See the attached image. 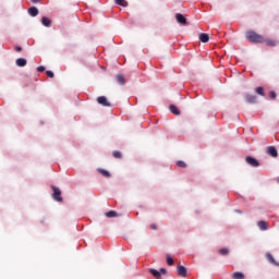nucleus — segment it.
<instances>
[{"label":"nucleus","instance_id":"0eeeda50","mask_svg":"<svg viewBox=\"0 0 279 279\" xmlns=\"http://www.w3.org/2000/svg\"><path fill=\"white\" fill-rule=\"evenodd\" d=\"M266 259L270 265H275V267H279V263L274 258V255L271 253H266Z\"/></svg>","mask_w":279,"mask_h":279},{"label":"nucleus","instance_id":"9d476101","mask_svg":"<svg viewBox=\"0 0 279 279\" xmlns=\"http://www.w3.org/2000/svg\"><path fill=\"white\" fill-rule=\"evenodd\" d=\"M149 274H151V276H154V278H157V279L162 278V275L160 274V271H158V270L155 269V268H150V269H149Z\"/></svg>","mask_w":279,"mask_h":279},{"label":"nucleus","instance_id":"c85d7f7f","mask_svg":"<svg viewBox=\"0 0 279 279\" xmlns=\"http://www.w3.org/2000/svg\"><path fill=\"white\" fill-rule=\"evenodd\" d=\"M159 274H161L162 276H167V268H160Z\"/></svg>","mask_w":279,"mask_h":279},{"label":"nucleus","instance_id":"20e7f679","mask_svg":"<svg viewBox=\"0 0 279 279\" xmlns=\"http://www.w3.org/2000/svg\"><path fill=\"white\" fill-rule=\"evenodd\" d=\"M266 154H268V156H271L272 158H278V149H276V146H268L266 149Z\"/></svg>","mask_w":279,"mask_h":279},{"label":"nucleus","instance_id":"4468645a","mask_svg":"<svg viewBox=\"0 0 279 279\" xmlns=\"http://www.w3.org/2000/svg\"><path fill=\"white\" fill-rule=\"evenodd\" d=\"M198 38L201 43H208V40H210V36H208L206 33H202Z\"/></svg>","mask_w":279,"mask_h":279},{"label":"nucleus","instance_id":"a878e982","mask_svg":"<svg viewBox=\"0 0 279 279\" xmlns=\"http://www.w3.org/2000/svg\"><path fill=\"white\" fill-rule=\"evenodd\" d=\"M177 166L181 167L182 169H186V162H184V161H178Z\"/></svg>","mask_w":279,"mask_h":279},{"label":"nucleus","instance_id":"f3484780","mask_svg":"<svg viewBox=\"0 0 279 279\" xmlns=\"http://www.w3.org/2000/svg\"><path fill=\"white\" fill-rule=\"evenodd\" d=\"M255 93L260 95V97H265V88L264 87H256Z\"/></svg>","mask_w":279,"mask_h":279},{"label":"nucleus","instance_id":"aec40b11","mask_svg":"<svg viewBox=\"0 0 279 279\" xmlns=\"http://www.w3.org/2000/svg\"><path fill=\"white\" fill-rule=\"evenodd\" d=\"M170 112H172V114H180V111L178 110V107H175V105H171L170 106Z\"/></svg>","mask_w":279,"mask_h":279},{"label":"nucleus","instance_id":"2eb2a0df","mask_svg":"<svg viewBox=\"0 0 279 279\" xmlns=\"http://www.w3.org/2000/svg\"><path fill=\"white\" fill-rule=\"evenodd\" d=\"M15 62H16L17 66H27V60L26 59L19 58V59H16Z\"/></svg>","mask_w":279,"mask_h":279},{"label":"nucleus","instance_id":"2f4dec72","mask_svg":"<svg viewBox=\"0 0 279 279\" xmlns=\"http://www.w3.org/2000/svg\"><path fill=\"white\" fill-rule=\"evenodd\" d=\"M46 75H48L49 77H54V74L51 71H46Z\"/></svg>","mask_w":279,"mask_h":279},{"label":"nucleus","instance_id":"412c9836","mask_svg":"<svg viewBox=\"0 0 279 279\" xmlns=\"http://www.w3.org/2000/svg\"><path fill=\"white\" fill-rule=\"evenodd\" d=\"M219 254H221V256H228L230 254V251L223 247L219 250Z\"/></svg>","mask_w":279,"mask_h":279},{"label":"nucleus","instance_id":"1a4fd4ad","mask_svg":"<svg viewBox=\"0 0 279 279\" xmlns=\"http://www.w3.org/2000/svg\"><path fill=\"white\" fill-rule=\"evenodd\" d=\"M116 80L120 86H125V76L123 74L116 75Z\"/></svg>","mask_w":279,"mask_h":279},{"label":"nucleus","instance_id":"f257e3e1","mask_svg":"<svg viewBox=\"0 0 279 279\" xmlns=\"http://www.w3.org/2000/svg\"><path fill=\"white\" fill-rule=\"evenodd\" d=\"M245 38L248 40V43H259L263 44L265 43V38L263 35H259L258 33L254 31H248L245 33Z\"/></svg>","mask_w":279,"mask_h":279},{"label":"nucleus","instance_id":"4be33fe9","mask_svg":"<svg viewBox=\"0 0 279 279\" xmlns=\"http://www.w3.org/2000/svg\"><path fill=\"white\" fill-rule=\"evenodd\" d=\"M99 173L104 175L105 178H110V172L108 170L98 169Z\"/></svg>","mask_w":279,"mask_h":279},{"label":"nucleus","instance_id":"bb28decb","mask_svg":"<svg viewBox=\"0 0 279 279\" xmlns=\"http://www.w3.org/2000/svg\"><path fill=\"white\" fill-rule=\"evenodd\" d=\"M266 45H268V47H276V41L274 40H267Z\"/></svg>","mask_w":279,"mask_h":279},{"label":"nucleus","instance_id":"7c9ffc66","mask_svg":"<svg viewBox=\"0 0 279 279\" xmlns=\"http://www.w3.org/2000/svg\"><path fill=\"white\" fill-rule=\"evenodd\" d=\"M269 97L270 99H276V92H270Z\"/></svg>","mask_w":279,"mask_h":279},{"label":"nucleus","instance_id":"9b49d317","mask_svg":"<svg viewBox=\"0 0 279 279\" xmlns=\"http://www.w3.org/2000/svg\"><path fill=\"white\" fill-rule=\"evenodd\" d=\"M245 97H246L247 104H256V96L255 95L246 94Z\"/></svg>","mask_w":279,"mask_h":279},{"label":"nucleus","instance_id":"7ed1b4c3","mask_svg":"<svg viewBox=\"0 0 279 279\" xmlns=\"http://www.w3.org/2000/svg\"><path fill=\"white\" fill-rule=\"evenodd\" d=\"M97 101L100 106H104L105 108H110V101H108V98L106 96H99L97 98Z\"/></svg>","mask_w":279,"mask_h":279},{"label":"nucleus","instance_id":"cd10ccee","mask_svg":"<svg viewBox=\"0 0 279 279\" xmlns=\"http://www.w3.org/2000/svg\"><path fill=\"white\" fill-rule=\"evenodd\" d=\"M38 73H45V66L40 65L37 68Z\"/></svg>","mask_w":279,"mask_h":279},{"label":"nucleus","instance_id":"ddd939ff","mask_svg":"<svg viewBox=\"0 0 279 279\" xmlns=\"http://www.w3.org/2000/svg\"><path fill=\"white\" fill-rule=\"evenodd\" d=\"M28 14H29V16H38V8H36V7H31V8L28 9Z\"/></svg>","mask_w":279,"mask_h":279},{"label":"nucleus","instance_id":"a211bd4d","mask_svg":"<svg viewBox=\"0 0 279 279\" xmlns=\"http://www.w3.org/2000/svg\"><path fill=\"white\" fill-rule=\"evenodd\" d=\"M117 5H121L122 8H128V1L125 0H114Z\"/></svg>","mask_w":279,"mask_h":279},{"label":"nucleus","instance_id":"6e6552de","mask_svg":"<svg viewBox=\"0 0 279 279\" xmlns=\"http://www.w3.org/2000/svg\"><path fill=\"white\" fill-rule=\"evenodd\" d=\"M177 272L181 278H186V267L179 265L177 267Z\"/></svg>","mask_w":279,"mask_h":279},{"label":"nucleus","instance_id":"c756f323","mask_svg":"<svg viewBox=\"0 0 279 279\" xmlns=\"http://www.w3.org/2000/svg\"><path fill=\"white\" fill-rule=\"evenodd\" d=\"M150 230H158V225L150 223Z\"/></svg>","mask_w":279,"mask_h":279},{"label":"nucleus","instance_id":"473e14b6","mask_svg":"<svg viewBox=\"0 0 279 279\" xmlns=\"http://www.w3.org/2000/svg\"><path fill=\"white\" fill-rule=\"evenodd\" d=\"M15 51H17V52L23 51V47H21V46H15Z\"/></svg>","mask_w":279,"mask_h":279},{"label":"nucleus","instance_id":"f8f14e48","mask_svg":"<svg viewBox=\"0 0 279 279\" xmlns=\"http://www.w3.org/2000/svg\"><path fill=\"white\" fill-rule=\"evenodd\" d=\"M41 24L44 25V27H51V21L47 16L41 17Z\"/></svg>","mask_w":279,"mask_h":279},{"label":"nucleus","instance_id":"b1692460","mask_svg":"<svg viewBox=\"0 0 279 279\" xmlns=\"http://www.w3.org/2000/svg\"><path fill=\"white\" fill-rule=\"evenodd\" d=\"M112 156H113V158H118V159L123 158V154H121V151H119V150H114L112 153Z\"/></svg>","mask_w":279,"mask_h":279},{"label":"nucleus","instance_id":"6ab92c4d","mask_svg":"<svg viewBox=\"0 0 279 279\" xmlns=\"http://www.w3.org/2000/svg\"><path fill=\"white\" fill-rule=\"evenodd\" d=\"M233 279H245V275H243V272H234L232 275Z\"/></svg>","mask_w":279,"mask_h":279},{"label":"nucleus","instance_id":"39448f33","mask_svg":"<svg viewBox=\"0 0 279 279\" xmlns=\"http://www.w3.org/2000/svg\"><path fill=\"white\" fill-rule=\"evenodd\" d=\"M175 19H177V23H180V25H189L186 17L182 13H177Z\"/></svg>","mask_w":279,"mask_h":279},{"label":"nucleus","instance_id":"5701e85b","mask_svg":"<svg viewBox=\"0 0 279 279\" xmlns=\"http://www.w3.org/2000/svg\"><path fill=\"white\" fill-rule=\"evenodd\" d=\"M106 217L111 219L112 217H118V214H117V211L111 210V211L106 213Z\"/></svg>","mask_w":279,"mask_h":279},{"label":"nucleus","instance_id":"f03ea898","mask_svg":"<svg viewBox=\"0 0 279 279\" xmlns=\"http://www.w3.org/2000/svg\"><path fill=\"white\" fill-rule=\"evenodd\" d=\"M52 197L56 202H62V191H60V187L52 186Z\"/></svg>","mask_w":279,"mask_h":279},{"label":"nucleus","instance_id":"72a5a7b5","mask_svg":"<svg viewBox=\"0 0 279 279\" xmlns=\"http://www.w3.org/2000/svg\"><path fill=\"white\" fill-rule=\"evenodd\" d=\"M32 3H40V0H31Z\"/></svg>","mask_w":279,"mask_h":279},{"label":"nucleus","instance_id":"423d86ee","mask_svg":"<svg viewBox=\"0 0 279 279\" xmlns=\"http://www.w3.org/2000/svg\"><path fill=\"white\" fill-rule=\"evenodd\" d=\"M245 161H246L247 165H250L251 167H260V163H259L258 160H256V158H254V157L247 156V157L245 158Z\"/></svg>","mask_w":279,"mask_h":279},{"label":"nucleus","instance_id":"dca6fc26","mask_svg":"<svg viewBox=\"0 0 279 279\" xmlns=\"http://www.w3.org/2000/svg\"><path fill=\"white\" fill-rule=\"evenodd\" d=\"M257 226H258L259 230H263V231L267 230V228H268L267 222L264 220L258 221Z\"/></svg>","mask_w":279,"mask_h":279},{"label":"nucleus","instance_id":"393cba45","mask_svg":"<svg viewBox=\"0 0 279 279\" xmlns=\"http://www.w3.org/2000/svg\"><path fill=\"white\" fill-rule=\"evenodd\" d=\"M167 265H169L170 267L173 266V258L169 255H167Z\"/></svg>","mask_w":279,"mask_h":279}]
</instances>
